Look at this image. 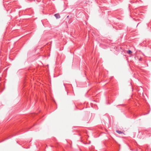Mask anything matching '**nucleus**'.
Instances as JSON below:
<instances>
[{"label": "nucleus", "mask_w": 151, "mask_h": 151, "mask_svg": "<svg viewBox=\"0 0 151 151\" xmlns=\"http://www.w3.org/2000/svg\"><path fill=\"white\" fill-rule=\"evenodd\" d=\"M55 16L56 18L57 19L59 18L60 17V16L59 14H56L54 15Z\"/></svg>", "instance_id": "nucleus-1"}, {"label": "nucleus", "mask_w": 151, "mask_h": 151, "mask_svg": "<svg viewBox=\"0 0 151 151\" xmlns=\"http://www.w3.org/2000/svg\"><path fill=\"white\" fill-rule=\"evenodd\" d=\"M116 132L119 134H122L123 133L121 131H119V130H116Z\"/></svg>", "instance_id": "nucleus-2"}, {"label": "nucleus", "mask_w": 151, "mask_h": 151, "mask_svg": "<svg viewBox=\"0 0 151 151\" xmlns=\"http://www.w3.org/2000/svg\"><path fill=\"white\" fill-rule=\"evenodd\" d=\"M127 53L128 54H130L131 53H132V52L131 50H129L127 52Z\"/></svg>", "instance_id": "nucleus-3"}]
</instances>
